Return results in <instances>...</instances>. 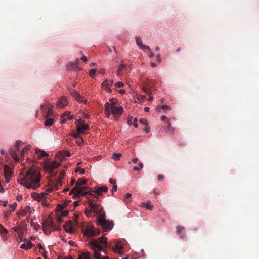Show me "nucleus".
I'll use <instances>...</instances> for the list:
<instances>
[{
  "label": "nucleus",
  "instance_id": "nucleus-15",
  "mask_svg": "<svg viewBox=\"0 0 259 259\" xmlns=\"http://www.w3.org/2000/svg\"><path fill=\"white\" fill-rule=\"evenodd\" d=\"M105 113L107 117H109L112 113L111 108H110V104L109 102H106L105 104Z\"/></svg>",
  "mask_w": 259,
  "mask_h": 259
},
{
  "label": "nucleus",
  "instance_id": "nucleus-7",
  "mask_svg": "<svg viewBox=\"0 0 259 259\" xmlns=\"http://www.w3.org/2000/svg\"><path fill=\"white\" fill-rule=\"evenodd\" d=\"M41 108L42 111L46 113L45 117H47L52 114L53 106L51 104L41 105Z\"/></svg>",
  "mask_w": 259,
  "mask_h": 259
},
{
  "label": "nucleus",
  "instance_id": "nucleus-59",
  "mask_svg": "<svg viewBox=\"0 0 259 259\" xmlns=\"http://www.w3.org/2000/svg\"><path fill=\"white\" fill-rule=\"evenodd\" d=\"M23 180V178L21 179H19L18 180V182L21 185H23V183H26V180Z\"/></svg>",
  "mask_w": 259,
  "mask_h": 259
},
{
  "label": "nucleus",
  "instance_id": "nucleus-28",
  "mask_svg": "<svg viewBox=\"0 0 259 259\" xmlns=\"http://www.w3.org/2000/svg\"><path fill=\"white\" fill-rule=\"evenodd\" d=\"M123 248L122 244L120 242H117L113 248V250L116 251V250H121Z\"/></svg>",
  "mask_w": 259,
  "mask_h": 259
},
{
  "label": "nucleus",
  "instance_id": "nucleus-55",
  "mask_svg": "<svg viewBox=\"0 0 259 259\" xmlns=\"http://www.w3.org/2000/svg\"><path fill=\"white\" fill-rule=\"evenodd\" d=\"M96 70L95 69H92L90 70V74L91 76L95 75Z\"/></svg>",
  "mask_w": 259,
  "mask_h": 259
},
{
  "label": "nucleus",
  "instance_id": "nucleus-17",
  "mask_svg": "<svg viewBox=\"0 0 259 259\" xmlns=\"http://www.w3.org/2000/svg\"><path fill=\"white\" fill-rule=\"evenodd\" d=\"M33 210V209L32 207L29 206H26L23 210L22 212V215H25L26 213H31L32 211Z\"/></svg>",
  "mask_w": 259,
  "mask_h": 259
},
{
  "label": "nucleus",
  "instance_id": "nucleus-32",
  "mask_svg": "<svg viewBox=\"0 0 259 259\" xmlns=\"http://www.w3.org/2000/svg\"><path fill=\"white\" fill-rule=\"evenodd\" d=\"M60 155H61L62 156V158L64 157H69L70 156V154L69 151H64L63 152H61L59 153Z\"/></svg>",
  "mask_w": 259,
  "mask_h": 259
},
{
  "label": "nucleus",
  "instance_id": "nucleus-24",
  "mask_svg": "<svg viewBox=\"0 0 259 259\" xmlns=\"http://www.w3.org/2000/svg\"><path fill=\"white\" fill-rule=\"evenodd\" d=\"M4 171L5 175H7V174H8L9 175L12 176L11 169L8 166L6 165L4 166Z\"/></svg>",
  "mask_w": 259,
  "mask_h": 259
},
{
  "label": "nucleus",
  "instance_id": "nucleus-6",
  "mask_svg": "<svg viewBox=\"0 0 259 259\" xmlns=\"http://www.w3.org/2000/svg\"><path fill=\"white\" fill-rule=\"evenodd\" d=\"M108 190V188L105 186H102L100 187H96L94 190H92L90 192V195L97 198L98 196L101 195L103 192H106Z\"/></svg>",
  "mask_w": 259,
  "mask_h": 259
},
{
  "label": "nucleus",
  "instance_id": "nucleus-41",
  "mask_svg": "<svg viewBox=\"0 0 259 259\" xmlns=\"http://www.w3.org/2000/svg\"><path fill=\"white\" fill-rule=\"evenodd\" d=\"M8 232V231L5 229L2 225H0V234L4 233H7Z\"/></svg>",
  "mask_w": 259,
  "mask_h": 259
},
{
  "label": "nucleus",
  "instance_id": "nucleus-33",
  "mask_svg": "<svg viewBox=\"0 0 259 259\" xmlns=\"http://www.w3.org/2000/svg\"><path fill=\"white\" fill-rule=\"evenodd\" d=\"M138 165H139V167L138 166H135L134 168H133V169L135 170V171H140L142 169H143V164L142 162H139L138 163Z\"/></svg>",
  "mask_w": 259,
  "mask_h": 259
},
{
  "label": "nucleus",
  "instance_id": "nucleus-8",
  "mask_svg": "<svg viewBox=\"0 0 259 259\" xmlns=\"http://www.w3.org/2000/svg\"><path fill=\"white\" fill-rule=\"evenodd\" d=\"M63 227L67 233L72 234L74 232L71 221H67L66 224L63 225Z\"/></svg>",
  "mask_w": 259,
  "mask_h": 259
},
{
  "label": "nucleus",
  "instance_id": "nucleus-63",
  "mask_svg": "<svg viewBox=\"0 0 259 259\" xmlns=\"http://www.w3.org/2000/svg\"><path fill=\"white\" fill-rule=\"evenodd\" d=\"M22 199V196L21 195H18L17 196V200L18 201H21Z\"/></svg>",
  "mask_w": 259,
  "mask_h": 259
},
{
  "label": "nucleus",
  "instance_id": "nucleus-49",
  "mask_svg": "<svg viewBox=\"0 0 259 259\" xmlns=\"http://www.w3.org/2000/svg\"><path fill=\"white\" fill-rule=\"evenodd\" d=\"M70 114V112L69 111H66L62 115H61V118H63L66 116L69 117V115Z\"/></svg>",
  "mask_w": 259,
  "mask_h": 259
},
{
  "label": "nucleus",
  "instance_id": "nucleus-3",
  "mask_svg": "<svg viewBox=\"0 0 259 259\" xmlns=\"http://www.w3.org/2000/svg\"><path fill=\"white\" fill-rule=\"evenodd\" d=\"M89 188L85 186H75L69 192L70 195H73L74 199L80 198L87 194H90L92 190H89Z\"/></svg>",
  "mask_w": 259,
  "mask_h": 259
},
{
  "label": "nucleus",
  "instance_id": "nucleus-43",
  "mask_svg": "<svg viewBox=\"0 0 259 259\" xmlns=\"http://www.w3.org/2000/svg\"><path fill=\"white\" fill-rule=\"evenodd\" d=\"M27 150H28V148L26 147L22 148L20 151V155L21 157H24L25 153Z\"/></svg>",
  "mask_w": 259,
  "mask_h": 259
},
{
  "label": "nucleus",
  "instance_id": "nucleus-53",
  "mask_svg": "<svg viewBox=\"0 0 259 259\" xmlns=\"http://www.w3.org/2000/svg\"><path fill=\"white\" fill-rule=\"evenodd\" d=\"M80 133H78V132H77V133H74L72 134V136L73 137H74V138H80Z\"/></svg>",
  "mask_w": 259,
  "mask_h": 259
},
{
  "label": "nucleus",
  "instance_id": "nucleus-12",
  "mask_svg": "<svg viewBox=\"0 0 259 259\" xmlns=\"http://www.w3.org/2000/svg\"><path fill=\"white\" fill-rule=\"evenodd\" d=\"M68 103L67 100L65 97H62L57 103V106L59 108H63Z\"/></svg>",
  "mask_w": 259,
  "mask_h": 259
},
{
  "label": "nucleus",
  "instance_id": "nucleus-51",
  "mask_svg": "<svg viewBox=\"0 0 259 259\" xmlns=\"http://www.w3.org/2000/svg\"><path fill=\"white\" fill-rule=\"evenodd\" d=\"M125 67V65L124 64H120L119 66L118 71L120 72L122 71V69Z\"/></svg>",
  "mask_w": 259,
  "mask_h": 259
},
{
  "label": "nucleus",
  "instance_id": "nucleus-23",
  "mask_svg": "<svg viewBox=\"0 0 259 259\" xmlns=\"http://www.w3.org/2000/svg\"><path fill=\"white\" fill-rule=\"evenodd\" d=\"M30 225L31 227H33V229L36 231H37L40 227V225L37 223L34 222L33 220L30 221Z\"/></svg>",
  "mask_w": 259,
  "mask_h": 259
},
{
  "label": "nucleus",
  "instance_id": "nucleus-25",
  "mask_svg": "<svg viewBox=\"0 0 259 259\" xmlns=\"http://www.w3.org/2000/svg\"><path fill=\"white\" fill-rule=\"evenodd\" d=\"M60 165V163L57 161H54L51 164L50 166L53 171L54 169L58 168Z\"/></svg>",
  "mask_w": 259,
  "mask_h": 259
},
{
  "label": "nucleus",
  "instance_id": "nucleus-29",
  "mask_svg": "<svg viewBox=\"0 0 259 259\" xmlns=\"http://www.w3.org/2000/svg\"><path fill=\"white\" fill-rule=\"evenodd\" d=\"M122 156L120 153H115L113 154L112 158L116 161H118L120 159L121 156Z\"/></svg>",
  "mask_w": 259,
  "mask_h": 259
},
{
  "label": "nucleus",
  "instance_id": "nucleus-5",
  "mask_svg": "<svg viewBox=\"0 0 259 259\" xmlns=\"http://www.w3.org/2000/svg\"><path fill=\"white\" fill-rule=\"evenodd\" d=\"M98 222L102 228L106 230H111L114 226V224L112 221H110L109 220H106L105 219H103L101 217L98 218Z\"/></svg>",
  "mask_w": 259,
  "mask_h": 259
},
{
  "label": "nucleus",
  "instance_id": "nucleus-22",
  "mask_svg": "<svg viewBox=\"0 0 259 259\" xmlns=\"http://www.w3.org/2000/svg\"><path fill=\"white\" fill-rule=\"evenodd\" d=\"M78 259H90L89 253L88 252H83L79 255Z\"/></svg>",
  "mask_w": 259,
  "mask_h": 259
},
{
  "label": "nucleus",
  "instance_id": "nucleus-27",
  "mask_svg": "<svg viewBox=\"0 0 259 259\" xmlns=\"http://www.w3.org/2000/svg\"><path fill=\"white\" fill-rule=\"evenodd\" d=\"M135 39H136V41L137 45L140 49V48H141L142 46H143V45L142 43L141 38L139 36H136Z\"/></svg>",
  "mask_w": 259,
  "mask_h": 259
},
{
  "label": "nucleus",
  "instance_id": "nucleus-40",
  "mask_svg": "<svg viewBox=\"0 0 259 259\" xmlns=\"http://www.w3.org/2000/svg\"><path fill=\"white\" fill-rule=\"evenodd\" d=\"M21 143L22 142L20 141H17L16 142L15 148H16V149L17 150V151H20V149L19 147H20V145L21 144Z\"/></svg>",
  "mask_w": 259,
  "mask_h": 259
},
{
  "label": "nucleus",
  "instance_id": "nucleus-61",
  "mask_svg": "<svg viewBox=\"0 0 259 259\" xmlns=\"http://www.w3.org/2000/svg\"><path fill=\"white\" fill-rule=\"evenodd\" d=\"M127 124L130 125L132 124V118L131 117H129L127 120Z\"/></svg>",
  "mask_w": 259,
  "mask_h": 259
},
{
  "label": "nucleus",
  "instance_id": "nucleus-45",
  "mask_svg": "<svg viewBox=\"0 0 259 259\" xmlns=\"http://www.w3.org/2000/svg\"><path fill=\"white\" fill-rule=\"evenodd\" d=\"M17 206L16 203H14L13 204H12L9 205V207L12 209L11 211H14Z\"/></svg>",
  "mask_w": 259,
  "mask_h": 259
},
{
  "label": "nucleus",
  "instance_id": "nucleus-14",
  "mask_svg": "<svg viewBox=\"0 0 259 259\" xmlns=\"http://www.w3.org/2000/svg\"><path fill=\"white\" fill-rule=\"evenodd\" d=\"M89 128L88 125L83 123L80 125H77V132L78 133H83Z\"/></svg>",
  "mask_w": 259,
  "mask_h": 259
},
{
  "label": "nucleus",
  "instance_id": "nucleus-56",
  "mask_svg": "<svg viewBox=\"0 0 259 259\" xmlns=\"http://www.w3.org/2000/svg\"><path fill=\"white\" fill-rule=\"evenodd\" d=\"M117 185H113L112 191H111L112 195L114 194V192H115L117 191Z\"/></svg>",
  "mask_w": 259,
  "mask_h": 259
},
{
  "label": "nucleus",
  "instance_id": "nucleus-1",
  "mask_svg": "<svg viewBox=\"0 0 259 259\" xmlns=\"http://www.w3.org/2000/svg\"><path fill=\"white\" fill-rule=\"evenodd\" d=\"M41 175L38 170L34 167L28 169L22 180H26V183H23V186L28 189L35 190L40 187Z\"/></svg>",
  "mask_w": 259,
  "mask_h": 259
},
{
  "label": "nucleus",
  "instance_id": "nucleus-47",
  "mask_svg": "<svg viewBox=\"0 0 259 259\" xmlns=\"http://www.w3.org/2000/svg\"><path fill=\"white\" fill-rule=\"evenodd\" d=\"M75 142L78 146H80L83 144V140L82 138H80L79 140H77Z\"/></svg>",
  "mask_w": 259,
  "mask_h": 259
},
{
  "label": "nucleus",
  "instance_id": "nucleus-34",
  "mask_svg": "<svg viewBox=\"0 0 259 259\" xmlns=\"http://www.w3.org/2000/svg\"><path fill=\"white\" fill-rule=\"evenodd\" d=\"M132 196V194L131 193H127L126 194H125L124 196V201L126 202H130V198Z\"/></svg>",
  "mask_w": 259,
  "mask_h": 259
},
{
  "label": "nucleus",
  "instance_id": "nucleus-11",
  "mask_svg": "<svg viewBox=\"0 0 259 259\" xmlns=\"http://www.w3.org/2000/svg\"><path fill=\"white\" fill-rule=\"evenodd\" d=\"M23 241L26 243L21 244L20 248L27 250L32 248V244L30 240L24 239Z\"/></svg>",
  "mask_w": 259,
  "mask_h": 259
},
{
  "label": "nucleus",
  "instance_id": "nucleus-18",
  "mask_svg": "<svg viewBox=\"0 0 259 259\" xmlns=\"http://www.w3.org/2000/svg\"><path fill=\"white\" fill-rule=\"evenodd\" d=\"M69 94L73 97H74L75 98H79V95L80 94L76 91H75L72 89H70L69 90Z\"/></svg>",
  "mask_w": 259,
  "mask_h": 259
},
{
  "label": "nucleus",
  "instance_id": "nucleus-48",
  "mask_svg": "<svg viewBox=\"0 0 259 259\" xmlns=\"http://www.w3.org/2000/svg\"><path fill=\"white\" fill-rule=\"evenodd\" d=\"M12 229L15 232H18L21 229V227L20 226H14Z\"/></svg>",
  "mask_w": 259,
  "mask_h": 259
},
{
  "label": "nucleus",
  "instance_id": "nucleus-60",
  "mask_svg": "<svg viewBox=\"0 0 259 259\" xmlns=\"http://www.w3.org/2000/svg\"><path fill=\"white\" fill-rule=\"evenodd\" d=\"M61 185H62V181H61V179H59L57 181L56 186H57V187H58L59 186H61Z\"/></svg>",
  "mask_w": 259,
  "mask_h": 259
},
{
  "label": "nucleus",
  "instance_id": "nucleus-16",
  "mask_svg": "<svg viewBox=\"0 0 259 259\" xmlns=\"http://www.w3.org/2000/svg\"><path fill=\"white\" fill-rule=\"evenodd\" d=\"M46 194V193H42L40 194H37L36 195V199L38 202H42L46 200L45 195Z\"/></svg>",
  "mask_w": 259,
  "mask_h": 259
},
{
  "label": "nucleus",
  "instance_id": "nucleus-50",
  "mask_svg": "<svg viewBox=\"0 0 259 259\" xmlns=\"http://www.w3.org/2000/svg\"><path fill=\"white\" fill-rule=\"evenodd\" d=\"M11 177V175H9L8 174H7V175H5V180L7 183H9L10 182V180Z\"/></svg>",
  "mask_w": 259,
  "mask_h": 259
},
{
  "label": "nucleus",
  "instance_id": "nucleus-20",
  "mask_svg": "<svg viewBox=\"0 0 259 259\" xmlns=\"http://www.w3.org/2000/svg\"><path fill=\"white\" fill-rule=\"evenodd\" d=\"M87 183V180L84 179L79 178L76 182V186H82Z\"/></svg>",
  "mask_w": 259,
  "mask_h": 259
},
{
  "label": "nucleus",
  "instance_id": "nucleus-64",
  "mask_svg": "<svg viewBox=\"0 0 259 259\" xmlns=\"http://www.w3.org/2000/svg\"><path fill=\"white\" fill-rule=\"evenodd\" d=\"M80 59L83 61L84 62L87 61V58L85 56H83L82 57L80 58Z\"/></svg>",
  "mask_w": 259,
  "mask_h": 259
},
{
  "label": "nucleus",
  "instance_id": "nucleus-9",
  "mask_svg": "<svg viewBox=\"0 0 259 259\" xmlns=\"http://www.w3.org/2000/svg\"><path fill=\"white\" fill-rule=\"evenodd\" d=\"M113 80L106 79L102 83L103 87L105 88V90L107 92L110 93L111 92L110 87L113 84Z\"/></svg>",
  "mask_w": 259,
  "mask_h": 259
},
{
  "label": "nucleus",
  "instance_id": "nucleus-42",
  "mask_svg": "<svg viewBox=\"0 0 259 259\" xmlns=\"http://www.w3.org/2000/svg\"><path fill=\"white\" fill-rule=\"evenodd\" d=\"M140 49H141L142 50H147L149 51H150L151 50L150 47L149 46L146 45H143V46H142L141 48H140Z\"/></svg>",
  "mask_w": 259,
  "mask_h": 259
},
{
  "label": "nucleus",
  "instance_id": "nucleus-44",
  "mask_svg": "<svg viewBox=\"0 0 259 259\" xmlns=\"http://www.w3.org/2000/svg\"><path fill=\"white\" fill-rule=\"evenodd\" d=\"M115 86L116 88H121L124 86V83H122V82L119 81L115 83Z\"/></svg>",
  "mask_w": 259,
  "mask_h": 259
},
{
  "label": "nucleus",
  "instance_id": "nucleus-31",
  "mask_svg": "<svg viewBox=\"0 0 259 259\" xmlns=\"http://www.w3.org/2000/svg\"><path fill=\"white\" fill-rule=\"evenodd\" d=\"M44 169L46 171L48 172L50 174H53V171L52 170V168H51L50 165L44 166Z\"/></svg>",
  "mask_w": 259,
  "mask_h": 259
},
{
  "label": "nucleus",
  "instance_id": "nucleus-39",
  "mask_svg": "<svg viewBox=\"0 0 259 259\" xmlns=\"http://www.w3.org/2000/svg\"><path fill=\"white\" fill-rule=\"evenodd\" d=\"M146 96L144 95H139L137 99L140 102H143L146 100Z\"/></svg>",
  "mask_w": 259,
  "mask_h": 259
},
{
  "label": "nucleus",
  "instance_id": "nucleus-58",
  "mask_svg": "<svg viewBox=\"0 0 259 259\" xmlns=\"http://www.w3.org/2000/svg\"><path fill=\"white\" fill-rule=\"evenodd\" d=\"M161 108L163 109H170V107L168 106V105H163L162 106H161Z\"/></svg>",
  "mask_w": 259,
  "mask_h": 259
},
{
  "label": "nucleus",
  "instance_id": "nucleus-30",
  "mask_svg": "<svg viewBox=\"0 0 259 259\" xmlns=\"http://www.w3.org/2000/svg\"><path fill=\"white\" fill-rule=\"evenodd\" d=\"M184 228L182 226H178L176 228V233L178 235H180L184 230Z\"/></svg>",
  "mask_w": 259,
  "mask_h": 259
},
{
  "label": "nucleus",
  "instance_id": "nucleus-46",
  "mask_svg": "<svg viewBox=\"0 0 259 259\" xmlns=\"http://www.w3.org/2000/svg\"><path fill=\"white\" fill-rule=\"evenodd\" d=\"M39 152L40 153L39 156L41 157H45L48 155V154L44 151H40Z\"/></svg>",
  "mask_w": 259,
  "mask_h": 259
},
{
  "label": "nucleus",
  "instance_id": "nucleus-54",
  "mask_svg": "<svg viewBox=\"0 0 259 259\" xmlns=\"http://www.w3.org/2000/svg\"><path fill=\"white\" fill-rule=\"evenodd\" d=\"M134 121V126L135 127V128H137L138 127V125L137 124V122H138V119L137 118H135L133 120Z\"/></svg>",
  "mask_w": 259,
  "mask_h": 259
},
{
  "label": "nucleus",
  "instance_id": "nucleus-36",
  "mask_svg": "<svg viewBox=\"0 0 259 259\" xmlns=\"http://www.w3.org/2000/svg\"><path fill=\"white\" fill-rule=\"evenodd\" d=\"M110 103V108H113V107H115L117 104V102L114 101L113 98L110 99L109 100Z\"/></svg>",
  "mask_w": 259,
  "mask_h": 259
},
{
  "label": "nucleus",
  "instance_id": "nucleus-37",
  "mask_svg": "<svg viewBox=\"0 0 259 259\" xmlns=\"http://www.w3.org/2000/svg\"><path fill=\"white\" fill-rule=\"evenodd\" d=\"M75 171L76 172H79L81 174H84L85 172V170L83 168H81L79 167H77L75 168Z\"/></svg>",
  "mask_w": 259,
  "mask_h": 259
},
{
  "label": "nucleus",
  "instance_id": "nucleus-19",
  "mask_svg": "<svg viewBox=\"0 0 259 259\" xmlns=\"http://www.w3.org/2000/svg\"><path fill=\"white\" fill-rule=\"evenodd\" d=\"M53 123L54 119L53 118H49L45 120L44 125L46 126H51L53 124Z\"/></svg>",
  "mask_w": 259,
  "mask_h": 259
},
{
  "label": "nucleus",
  "instance_id": "nucleus-38",
  "mask_svg": "<svg viewBox=\"0 0 259 259\" xmlns=\"http://www.w3.org/2000/svg\"><path fill=\"white\" fill-rule=\"evenodd\" d=\"M140 123L144 125H148V123L146 119L141 118L140 119Z\"/></svg>",
  "mask_w": 259,
  "mask_h": 259
},
{
  "label": "nucleus",
  "instance_id": "nucleus-57",
  "mask_svg": "<svg viewBox=\"0 0 259 259\" xmlns=\"http://www.w3.org/2000/svg\"><path fill=\"white\" fill-rule=\"evenodd\" d=\"M72 116H70V117H68L67 118H62V119L61 120V123H64L66 121L67 119H72Z\"/></svg>",
  "mask_w": 259,
  "mask_h": 259
},
{
  "label": "nucleus",
  "instance_id": "nucleus-21",
  "mask_svg": "<svg viewBox=\"0 0 259 259\" xmlns=\"http://www.w3.org/2000/svg\"><path fill=\"white\" fill-rule=\"evenodd\" d=\"M10 154L11 156L13 157V158L16 161H19V159L18 157V156H17L16 151H14V150H13L12 149H11L10 150Z\"/></svg>",
  "mask_w": 259,
  "mask_h": 259
},
{
  "label": "nucleus",
  "instance_id": "nucleus-35",
  "mask_svg": "<svg viewBox=\"0 0 259 259\" xmlns=\"http://www.w3.org/2000/svg\"><path fill=\"white\" fill-rule=\"evenodd\" d=\"M141 205L142 207H145L148 210H151L153 207V205L149 203H148V204L142 203Z\"/></svg>",
  "mask_w": 259,
  "mask_h": 259
},
{
  "label": "nucleus",
  "instance_id": "nucleus-52",
  "mask_svg": "<svg viewBox=\"0 0 259 259\" xmlns=\"http://www.w3.org/2000/svg\"><path fill=\"white\" fill-rule=\"evenodd\" d=\"M68 211L67 210H63L61 212L62 217H66L68 215Z\"/></svg>",
  "mask_w": 259,
  "mask_h": 259
},
{
  "label": "nucleus",
  "instance_id": "nucleus-4",
  "mask_svg": "<svg viewBox=\"0 0 259 259\" xmlns=\"http://www.w3.org/2000/svg\"><path fill=\"white\" fill-rule=\"evenodd\" d=\"M89 207L90 208V210H87L85 213L87 215H89L91 211H94L97 214H101L103 211L102 207L98 203H94L92 201H89Z\"/></svg>",
  "mask_w": 259,
  "mask_h": 259
},
{
  "label": "nucleus",
  "instance_id": "nucleus-2",
  "mask_svg": "<svg viewBox=\"0 0 259 259\" xmlns=\"http://www.w3.org/2000/svg\"><path fill=\"white\" fill-rule=\"evenodd\" d=\"M107 242V238L104 236H102L99 238V241L96 239H93L89 243L91 248L94 251V257L95 259H99L101 257L100 252L103 251L102 247L100 245V244L105 245Z\"/></svg>",
  "mask_w": 259,
  "mask_h": 259
},
{
  "label": "nucleus",
  "instance_id": "nucleus-62",
  "mask_svg": "<svg viewBox=\"0 0 259 259\" xmlns=\"http://www.w3.org/2000/svg\"><path fill=\"white\" fill-rule=\"evenodd\" d=\"M109 182L110 184H113L114 185L116 183V181L115 180H114L113 179H112V178H110L109 179Z\"/></svg>",
  "mask_w": 259,
  "mask_h": 259
},
{
  "label": "nucleus",
  "instance_id": "nucleus-13",
  "mask_svg": "<svg viewBox=\"0 0 259 259\" xmlns=\"http://www.w3.org/2000/svg\"><path fill=\"white\" fill-rule=\"evenodd\" d=\"M98 233H95V228L93 227H89L85 230V234L89 236H96L97 235Z\"/></svg>",
  "mask_w": 259,
  "mask_h": 259
},
{
  "label": "nucleus",
  "instance_id": "nucleus-10",
  "mask_svg": "<svg viewBox=\"0 0 259 259\" xmlns=\"http://www.w3.org/2000/svg\"><path fill=\"white\" fill-rule=\"evenodd\" d=\"M111 110L112 114H114L115 116H120L123 111V109L121 107H113L111 108Z\"/></svg>",
  "mask_w": 259,
  "mask_h": 259
},
{
  "label": "nucleus",
  "instance_id": "nucleus-26",
  "mask_svg": "<svg viewBox=\"0 0 259 259\" xmlns=\"http://www.w3.org/2000/svg\"><path fill=\"white\" fill-rule=\"evenodd\" d=\"M75 100L77 102H78L79 103H86L87 100L84 99V97L81 96L80 95H79V98H76Z\"/></svg>",
  "mask_w": 259,
  "mask_h": 259
}]
</instances>
